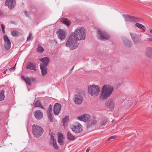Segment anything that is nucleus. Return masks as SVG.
I'll return each mask as SVG.
<instances>
[{
	"instance_id": "3",
	"label": "nucleus",
	"mask_w": 152,
	"mask_h": 152,
	"mask_svg": "<svg viewBox=\"0 0 152 152\" xmlns=\"http://www.w3.org/2000/svg\"><path fill=\"white\" fill-rule=\"evenodd\" d=\"M76 41L75 38L70 35L66 43V46L71 50L75 49L79 45V43Z\"/></svg>"
},
{
	"instance_id": "32",
	"label": "nucleus",
	"mask_w": 152,
	"mask_h": 152,
	"mask_svg": "<svg viewBox=\"0 0 152 152\" xmlns=\"http://www.w3.org/2000/svg\"><path fill=\"white\" fill-rule=\"evenodd\" d=\"M47 115L49 119L51 122L53 121L52 117V112H47Z\"/></svg>"
},
{
	"instance_id": "35",
	"label": "nucleus",
	"mask_w": 152,
	"mask_h": 152,
	"mask_svg": "<svg viewBox=\"0 0 152 152\" xmlns=\"http://www.w3.org/2000/svg\"><path fill=\"white\" fill-rule=\"evenodd\" d=\"M37 52L39 53L42 52L44 51V50L43 48L40 46H38V48H37Z\"/></svg>"
},
{
	"instance_id": "21",
	"label": "nucleus",
	"mask_w": 152,
	"mask_h": 152,
	"mask_svg": "<svg viewBox=\"0 0 152 152\" xmlns=\"http://www.w3.org/2000/svg\"><path fill=\"white\" fill-rule=\"evenodd\" d=\"M64 137L63 134L61 133H59L58 134V142L59 144L61 145H64V142L63 141Z\"/></svg>"
},
{
	"instance_id": "25",
	"label": "nucleus",
	"mask_w": 152,
	"mask_h": 152,
	"mask_svg": "<svg viewBox=\"0 0 152 152\" xmlns=\"http://www.w3.org/2000/svg\"><path fill=\"white\" fill-rule=\"evenodd\" d=\"M61 21L63 23L69 26L71 24V22L69 19L66 18H61Z\"/></svg>"
},
{
	"instance_id": "15",
	"label": "nucleus",
	"mask_w": 152,
	"mask_h": 152,
	"mask_svg": "<svg viewBox=\"0 0 152 152\" xmlns=\"http://www.w3.org/2000/svg\"><path fill=\"white\" fill-rule=\"evenodd\" d=\"M107 120L106 118H102L100 121V125L99 127L101 129H105L107 127L106 125L107 124Z\"/></svg>"
},
{
	"instance_id": "17",
	"label": "nucleus",
	"mask_w": 152,
	"mask_h": 152,
	"mask_svg": "<svg viewBox=\"0 0 152 152\" xmlns=\"http://www.w3.org/2000/svg\"><path fill=\"white\" fill-rule=\"evenodd\" d=\"M34 115L37 120H40L43 117V113L40 110H37L34 113Z\"/></svg>"
},
{
	"instance_id": "51",
	"label": "nucleus",
	"mask_w": 152,
	"mask_h": 152,
	"mask_svg": "<svg viewBox=\"0 0 152 152\" xmlns=\"http://www.w3.org/2000/svg\"><path fill=\"white\" fill-rule=\"evenodd\" d=\"M114 122V120H113L112 121V123H113Z\"/></svg>"
},
{
	"instance_id": "42",
	"label": "nucleus",
	"mask_w": 152,
	"mask_h": 152,
	"mask_svg": "<svg viewBox=\"0 0 152 152\" xmlns=\"http://www.w3.org/2000/svg\"><path fill=\"white\" fill-rule=\"evenodd\" d=\"M1 28H2V31H3V32L4 33V29L5 28H4V26L3 24H1Z\"/></svg>"
},
{
	"instance_id": "39",
	"label": "nucleus",
	"mask_w": 152,
	"mask_h": 152,
	"mask_svg": "<svg viewBox=\"0 0 152 152\" xmlns=\"http://www.w3.org/2000/svg\"><path fill=\"white\" fill-rule=\"evenodd\" d=\"M48 112L52 113V106L51 104H50L48 109Z\"/></svg>"
},
{
	"instance_id": "16",
	"label": "nucleus",
	"mask_w": 152,
	"mask_h": 152,
	"mask_svg": "<svg viewBox=\"0 0 152 152\" xmlns=\"http://www.w3.org/2000/svg\"><path fill=\"white\" fill-rule=\"evenodd\" d=\"M61 106L60 104L56 103L54 106V113L55 115H58L60 112Z\"/></svg>"
},
{
	"instance_id": "40",
	"label": "nucleus",
	"mask_w": 152,
	"mask_h": 152,
	"mask_svg": "<svg viewBox=\"0 0 152 152\" xmlns=\"http://www.w3.org/2000/svg\"><path fill=\"white\" fill-rule=\"evenodd\" d=\"M96 122V121H94L91 124H89L88 125V127H90L94 124H95Z\"/></svg>"
},
{
	"instance_id": "29",
	"label": "nucleus",
	"mask_w": 152,
	"mask_h": 152,
	"mask_svg": "<svg viewBox=\"0 0 152 152\" xmlns=\"http://www.w3.org/2000/svg\"><path fill=\"white\" fill-rule=\"evenodd\" d=\"M35 107H39L42 108L43 109V107L42 106V105L40 103V101L39 100H37L35 102L34 104Z\"/></svg>"
},
{
	"instance_id": "22",
	"label": "nucleus",
	"mask_w": 152,
	"mask_h": 152,
	"mask_svg": "<svg viewBox=\"0 0 152 152\" xmlns=\"http://www.w3.org/2000/svg\"><path fill=\"white\" fill-rule=\"evenodd\" d=\"M106 104L107 106L108 107L110 110H113L115 104L113 100L109 99Z\"/></svg>"
},
{
	"instance_id": "4",
	"label": "nucleus",
	"mask_w": 152,
	"mask_h": 152,
	"mask_svg": "<svg viewBox=\"0 0 152 152\" xmlns=\"http://www.w3.org/2000/svg\"><path fill=\"white\" fill-rule=\"evenodd\" d=\"M88 90L89 94L92 97H94L98 95L100 88L98 85L93 84L88 86Z\"/></svg>"
},
{
	"instance_id": "49",
	"label": "nucleus",
	"mask_w": 152,
	"mask_h": 152,
	"mask_svg": "<svg viewBox=\"0 0 152 152\" xmlns=\"http://www.w3.org/2000/svg\"><path fill=\"white\" fill-rule=\"evenodd\" d=\"M139 37H142V34H140L139 35Z\"/></svg>"
},
{
	"instance_id": "19",
	"label": "nucleus",
	"mask_w": 152,
	"mask_h": 152,
	"mask_svg": "<svg viewBox=\"0 0 152 152\" xmlns=\"http://www.w3.org/2000/svg\"><path fill=\"white\" fill-rule=\"evenodd\" d=\"M26 68L27 69H30L31 70H33L34 71H36L35 64L31 62L28 63L26 66Z\"/></svg>"
},
{
	"instance_id": "20",
	"label": "nucleus",
	"mask_w": 152,
	"mask_h": 152,
	"mask_svg": "<svg viewBox=\"0 0 152 152\" xmlns=\"http://www.w3.org/2000/svg\"><path fill=\"white\" fill-rule=\"evenodd\" d=\"M145 55L149 58H152V47H149L146 48Z\"/></svg>"
},
{
	"instance_id": "6",
	"label": "nucleus",
	"mask_w": 152,
	"mask_h": 152,
	"mask_svg": "<svg viewBox=\"0 0 152 152\" xmlns=\"http://www.w3.org/2000/svg\"><path fill=\"white\" fill-rule=\"evenodd\" d=\"M85 94V92L82 91L75 95L73 99L75 104H80L83 101V96Z\"/></svg>"
},
{
	"instance_id": "24",
	"label": "nucleus",
	"mask_w": 152,
	"mask_h": 152,
	"mask_svg": "<svg viewBox=\"0 0 152 152\" xmlns=\"http://www.w3.org/2000/svg\"><path fill=\"white\" fill-rule=\"evenodd\" d=\"M123 41L126 47H130L132 46V44L128 39H124Z\"/></svg>"
},
{
	"instance_id": "28",
	"label": "nucleus",
	"mask_w": 152,
	"mask_h": 152,
	"mask_svg": "<svg viewBox=\"0 0 152 152\" xmlns=\"http://www.w3.org/2000/svg\"><path fill=\"white\" fill-rule=\"evenodd\" d=\"M11 34L13 37L18 36L21 35V33L18 31L13 30L11 31Z\"/></svg>"
},
{
	"instance_id": "44",
	"label": "nucleus",
	"mask_w": 152,
	"mask_h": 152,
	"mask_svg": "<svg viewBox=\"0 0 152 152\" xmlns=\"http://www.w3.org/2000/svg\"><path fill=\"white\" fill-rule=\"evenodd\" d=\"M74 66H73L72 67V68L70 70V71H69V72L70 73H71L72 72V71L73 70V69H74Z\"/></svg>"
},
{
	"instance_id": "23",
	"label": "nucleus",
	"mask_w": 152,
	"mask_h": 152,
	"mask_svg": "<svg viewBox=\"0 0 152 152\" xmlns=\"http://www.w3.org/2000/svg\"><path fill=\"white\" fill-rule=\"evenodd\" d=\"M47 66H43L42 65H40L42 75L44 76L47 74Z\"/></svg>"
},
{
	"instance_id": "47",
	"label": "nucleus",
	"mask_w": 152,
	"mask_h": 152,
	"mask_svg": "<svg viewBox=\"0 0 152 152\" xmlns=\"http://www.w3.org/2000/svg\"><path fill=\"white\" fill-rule=\"evenodd\" d=\"M7 69H6V70H5V71H4V74H5L6 73V72H7Z\"/></svg>"
},
{
	"instance_id": "10",
	"label": "nucleus",
	"mask_w": 152,
	"mask_h": 152,
	"mask_svg": "<svg viewBox=\"0 0 152 152\" xmlns=\"http://www.w3.org/2000/svg\"><path fill=\"white\" fill-rule=\"evenodd\" d=\"M16 0H6L5 1V5L8 6V8L11 10L15 6Z\"/></svg>"
},
{
	"instance_id": "34",
	"label": "nucleus",
	"mask_w": 152,
	"mask_h": 152,
	"mask_svg": "<svg viewBox=\"0 0 152 152\" xmlns=\"http://www.w3.org/2000/svg\"><path fill=\"white\" fill-rule=\"evenodd\" d=\"M132 40L134 44H137L141 41V39L139 37H137V38L134 39Z\"/></svg>"
},
{
	"instance_id": "36",
	"label": "nucleus",
	"mask_w": 152,
	"mask_h": 152,
	"mask_svg": "<svg viewBox=\"0 0 152 152\" xmlns=\"http://www.w3.org/2000/svg\"><path fill=\"white\" fill-rule=\"evenodd\" d=\"M68 121V116H66L63 119L62 122L63 123V125L64 126L65 125V124Z\"/></svg>"
},
{
	"instance_id": "27",
	"label": "nucleus",
	"mask_w": 152,
	"mask_h": 152,
	"mask_svg": "<svg viewBox=\"0 0 152 152\" xmlns=\"http://www.w3.org/2000/svg\"><path fill=\"white\" fill-rule=\"evenodd\" d=\"M67 137L68 139L69 140H74L75 139V137L69 132H68L67 134Z\"/></svg>"
},
{
	"instance_id": "37",
	"label": "nucleus",
	"mask_w": 152,
	"mask_h": 152,
	"mask_svg": "<svg viewBox=\"0 0 152 152\" xmlns=\"http://www.w3.org/2000/svg\"><path fill=\"white\" fill-rule=\"evenodd\" d=\"M147 39L149 42H152V35L151 34H149Z\"/></svg>"
},
{
	"instance_id": "30",
	"label": "nucleus",
	"mask_w": 152,
	"mask_h": 152,
	"mask_svg": "<svg viewBox=\"0 0 152 152\" xmlns=\"http://www.w3.org/2000/svg\"><path fill=\"white\" fill-rule=\"evenodd\" d=\"M135 26H136L138 28L141 29L142 30H145L146 29V28L144 26L139 23H135Z\"/></svg>"
},
{
	"instance_id": "8",
	"label": "nucleus",
	"mask_w": 152,
	"mask_h": 152,
	"mask_svg": "<svg viewBox=\"0 0 152 152\" xmlns=\"http://www.w3.org/2000/svg\"><path fill=\"white\" fill-rule=\"evenodd\" d=\"M125 18L126 22H138L139 20L138 18L134 16H131L128 15H123Z\"/></svg>"
},
{
	"instance_id": "38",
	"label": "nucleus",
	"mask_w": 152,
	"mask_h": 152,
	"mask_svg": "<svg viewBox=\"0 0 152 152\" xmlns=\"http://www.w3.org/2000/svg\"><path fill=\"white\" fill-rule=\"evenodd\" d=\"M32 34L31 33H30L29 34L28 36L27 37V41H29L32 39Z\"/></svg>"
},
{
	"instance_id": "18",
	"label": "nucleus",
	"mask_w": 152,
	"mask_h": 152,
	"mask_svg": "<svg viewBox=\"0 0 152 152\" xmlns=\"http://www.w3.org/2000/svg\"><path fill=\"white\" fill-rule=\"evenodd\" d=\"M40 61L42 62V64L40 65H42L43 66H47L48 64L50 61V59L49 58L46 57L42 58L39 59Z\"/></svg>"
},
{
	"instance_id": "12",
	"label": "nucleus",
	"mask_w": 152,
	"mask_h": 152,
	"mask_svg": "<svg viewBox=\"0 0 152 152\" xmlns=\"http://www.w3.org/2000/svg\"><path fill=\"white\" fill-rule=\"evenodd\" d=\"M77 118L80 121L85 122H88L90 121V116L88 114H85L77 117Z\"/></svg>"
},
{
	"instance_id": "14",
	"label": "nucleus",
	"mask_w": 152,
	"mask_h": 152,
	"mask_svg": "<svg viewBox=\"0 0 152 152\" xmlns=\"http://www.w3.org/2000/svg\"><path fill=\"white\" fill-rule=\"evenodd\" d=\"M21 78L25 82L26 84H28L29 86H30L31 85V81H34L35 80V79L34 78H30L27 76L24 77V76H22Z\"/></svg>"
},
{
	"instance_id": "13",
	"label": "nucleus",
	"mask_w": 152,
	"mask_h": 152,
	"mask_svg": "<svg viewBox=\"0 0 152 152\" xmlns=\"http://www.w3.org/2000/svg\"><path fill=\"white\" fill-rule=\"evenodd\" d=\"M4 47L7 50H9L10 48L11 42L8 37L6 35H4Z\"/></svg>"
},
{
	"instance_id": "48",
	"label": "nucleus",
	"mask_w": 152,
	"mask_h": 152,
	"mask_svg": "<svg viewBox=\"0 0 152 152\" xmlns=\"http://www.w3.org/2000/svg\"><path fill=\"white\" fill-rule=\"evenodd\" d=\"M28 12H25V14L26 15H28V14H27V13H28Z\"/></svg>"
},
{
	"instance_id": "52",
	"label": "nucleus",
	"mask_w": 152,
	"mask_h": 152,
	"mask_svg": "<svg viewBox=\"0 0 152 152\" xmlns=\"http://www.w3.org/2000/svg\"><path fill=\"white\" fill-rule=\"evenodd\" d=\"M151 108H152V106H151Z\"/></svg>"
},
{
	"instance_id": "26",
	"label": "nucleus",
	"mask_w": 152,
	"mask_h": 152,
	"mask_svg": "<svg viewBox=\"0 0 152 152\" xmlns=\"http://www.w3.org/2000/svg\"><path fill=\"white\" fill-rule=\"evenodd\" d=\"M50 139L51 140H52L53 141V146L54 147V148L56 150H58L59 148L58 147L57 145V143L56 142V140H54V137L52 135L50 134Z\"/></svg>"
},
{
	"instance_id": "7",
	"label": "nucleus",
	"mask_w": 152,
	"mask_h": 152,
	"mask_svg": "<svg viewBox=\"0 0 152 152\" xmlns=\"http://www.w3.org/2000/svg\"><path fill=\"white\" fill-rule=\"evenodd\" d=\"M97 37L99 39L102 40H108L110 38L109 35L107 33L100 30L98 31Z\"/></svg>"
},
{
	"instance_id": "41",
	"label": "nucleus",
	"mask_w": 152,
	"mask_h": 152,
	"mask_svg": "<svg viewBox=\"0 0 152 152\" xmlns=\"http://www.w3.org/2000/svg\"><path fill=\"white\" fill-rule=\"evenodd\" d=\"M116 138V137L115 136H113L110 137L108 139V141H109L111 139H114Z\"/></svg>"
},
{
	"instance_id": "2",
	"label": "nucleus",
	"mask_w": 152,
	"mask_h": 152,
	"mask_svg": "<svg viewBox=\"0 0 152 152\" xmlns=\"http://www.w3.org/2000/svg\"><path fill=\"white\" fill-rule=\"evenodd\" d=\"M77 41L84 40L85 39V30L83 27H78L75 31L71 34Z\"/></svg>"
},
{
	"instance_id": "43",
	"label": "nucleus",
	"mask_w": 152,
	"mask_h": 152,
	"mask_svg": "<svg viewBox=\"0 0 152 152\" xmlns=\"http://www.w3.org/2000/svg\"><path fill=\"white\" fill-rule=\"evenodd\" d=\"M15 65H16V64L14 66H13V67H12V68H10V71H12L13 70H14V69L15 68Z\"/></svg>"
},
{
	"instance_id": "1",
	"label": "nucleus",
	"mask_w": 152,
	"mask_h": 152,
	"mask_svg": "<svg viewBox=\"0 0 152 152\" xmlns=\"http://www.w3.org/2000/svg\"><path fill=\"white\" fill-rule=\"evenodd\" d=\"M113 90L112 86L109 85H105L102 89L100 98L102 100L107 99L111 94Z\"/></svg>"
},
{
	"instance_id": "9",
	"label": "nucleus",
	"mask_w": 152,
	"mask_h": 152,
	"mask_svg": "<svg viewBox=\"0 0 152 152\" xmlns=\"http://www.w3.org/2000/svg\"><path fill=\"white\" fill-rule=\"evenodd\" d=\"M75 125H73L72 126L71 128L72 131L76 133H80L83 130L82 126L80 124H75Z\"/></svg>"
},
{
	"instance_id": "31",
	"label": "nucleus",
	"mask_w": 152,
	"mask_h": 152,
	"mask_svg": "<svg viewBox=\"0 0 152 152\" xmlns=\"http://www.w3.org/2000/svg\"><path fill=\"white\" fill-rule=\"evenodd\" d=\"M4 90H2L0 93V101L3 100L5 97V95L4 94Z\"/></svg>"
},
{
	"instance_id": "11",
	"label": "nucleus",
	"mask_w": 152,
	"mask_h": 152,
	"mask_svg": "<svg viewBox=\"0 0 152 152\" xmlns=\"http://www.w3.org/2000/svg\"><path fill=\"white\" fill-rule=\"evenodd\" d=\"M56 33L58 39H60L61 40L65 39L66 35L65 31L61 29L57 31Z\"/></svg>"
},
{
	"instance_id": "50",
	"label": "nucleus",
	"mask_w": 152,
	"mask_h": 152,
	"mask_svg": "<svg viewBox=\"0 0 152 152\" xmlns=\"http://www.w3.org/2000/svg\"><path fill=\"white\" fill-rule=\"evenodd\" d=\"M2 15V13L1 12H0V16H1Z\"/></svg>"
},
{
	"instance_id": "46",
	"label": "nucleus",
	"mask_w": 152,
	"mask_h": 152,
	"mask_svg": "<svg viewBox=\"0 0 152 152\" xmlns=\"http://www.w3.org/2000/svg\"><path fill=\"white\" fill-rule=\"evenodd\" d=\"M150 33L152 34V29H151L149 30Z\"/></svg>"
},
{
	"instance_id": "33",
	"label": "nucleus",
	"mask_w": 152,
	"mask_h": 152,
	"mask_svg": "<svg viewBox=\"0 0 152 152\" xmlns=\"http://www.w3.org/2000/svg\"><path fill=\"white\" fill-rule=\"evenodd\" d=\"M130 34L132 40L137 37H139V35L133 33H130Z\"/></svg>"
},
{
	"instance_id": "45",
	"label": "nucleus",
	"mask_w": 152,
	"mask_h": 152,
	"mask_svg": "<svg viewBox=\"0 0 152 152\" xmlns=\"http://www.w3.org/2000/svg\"><path fill=\"white\" fill-rule=\"evenodd\" d=\"M90 149V147H88L86 150V152H89Z\"/></svg>"
},
{
	"instance_id": "5",
	"label": "nucleus",
	"mask_w": 152,
	"mask_h": 152,
	"mask_svg": "<svg viewBox=\"0 0 152 152\" xmlns=\"http://www.w3.org/2000/svg\"><path fill=\"white\" fill-rule=\"evenodd\" d=\"M32 130L33 134L36 137H40L43 132V130L41 126L34 124L32 126Z\"/></svg>"
}]
</instances>
